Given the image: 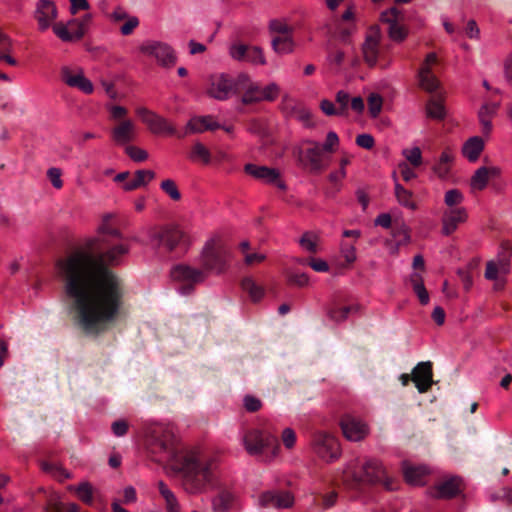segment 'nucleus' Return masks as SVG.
I'll return each instance as SVG.
<instances>
[{
  "instance_id": "f257e3e1",
  "label": "nucleus",
  "mask_w": 512,
  "mask_h": 512,
  "mask_svg": "<svg viewBox=\"0 0 512 512\" xmlns=\"http://www.w3.org/2000/svg\"><path fill=\"white\" fill-rule=\"evenodd\" d=\"M87 248L58 260L56 266L74 323L85 334L99 336L125 318L124 283L109 266L119 265L129 246L99 238Z\"/></svg>"
},
{
  "instance_id": "f03ea898",
  "label": "nucleus",
  "mask_w": 512,
  "mask_h": 512,
  "mask_svg": "<svg viewBox=\"0 0 512 512\" xmlns=\"http://www.w3.org/2000/svg\"><path fill=\"white\" fill-rule=\"evenodd\" d=\"M148 446L152 454L160 455L157 461L170 460L181 475L183 489L189 494H200L213 487L216 481L215 459L199 451L178 453L176 436L171 425L156 424L148 434Z\"/></svg>"
},
{
  "instance_id": "7ed1b4c3",
  "label": "nucleus",
  "mask_w": 512,
  "mask_h": 512,
  "mask_svg": "<svg viewBox=\"0 0 512 512\" xmlns=\"http://www.w3.org/2000/svg\"><path fill=\"white\" fill-rule=\"evenodd\" d=\"M230 258L229 250L215 242L209 241L203 248L201 254V265L203 270L185 264L175 266L171 271L172 278L179 282V291L183 295H189L195 285L202 283L207 273H222L228 266Z\"/></svg>"
},
{
  "instance_id": "20e7f679",
  "label": "nucleus",
  "mask_w": 512,
  "mask_h": 512,
  "mask_svg": "<svg viewBox=\"0 0 512 512\" xmlns=\"http://www.w3.org/2000/svg\"><path fill=\"white\" fill-rule=\"evenodd\" d=\"M339 480L347 489H359L364 484L374 483H382L387 489H393L386 470L382 463L376 459L350 462L343 470Z\"/></svg>"
},
{
  "instance_id": "39448f33",
  "label": "nucleus",
  "mask_w": 512,
  "mask_h": 512,
  "mask_svg": "<svg viewBox=\"0 0 512 512\" xmlns=\"http://www.w3.org/2000/svg\"><path fill=\"white\" fill-rule=\"evenodd\" d=\"M243 444L250 455L264 456L266 459L274 458L280 447L276 436L260 429L247 430L243 436Z\"/></svg>"
},
{
  "instance_id": "423d86ee",
  "label": "nucleus",
  "mask_w": 512,
  "mask_h": 512,
  "mask_svg": "<svg viewBox=\"0 0 512 512\" xmlns=\"http://www.w3.org/2000/svg\"><path fill=\"white\" fill-rule=\"evenodd\" d=\"M248 75L239 74L232 77L225 73L213 74L209 78L207 94L219 101L227 100L234 94L241 93L247 84Z\"/></svg>"
},
{
  "instance_id": "0eeeda50",
  "label": "nucleus",
  "mask_w": 512,
  "mask_h": 512,
  "mask_svg": "<svg viewBox=\"0 0 512 512\" xmlns=\"http://www.w3.org/2000/svg\"><path fill=\"white\" fill-rule=\"evenodd\" d=\"M33 16L40 30L52 28L53 32H69V25L74 22V20L68 23L56 22L58 9L52 0H38Z\"/></svg>"
},
{
  "instance_id": "6e6552de",
  "label": "nucleus",
  "mask_w": 512,
  "mask_h": 512,
  "mask_svg": "<svg viewBox=\"0 0 512 512\" xmlns=\"http://www.w3.org/2000/svg\"><path fill=\"white\" fill-rule=\"evenodd\" d=\"M152 241L157 248H163L167 252H173L177 248L182 252L186 251L189 239L177 226L166 225L152 234Z\"/></svg>"
},
{
  "instance_id": "1a4fd4ad",
  "label": "nucleus",
  "mask_w": 512,
  "mask_h": 512,
  "mask_svg": "<svg viewBox=\"0 0 512 512\" xmlns=\"http://www.w3.org/2000/svg\"><path fill=\"white\" fill-rule=\"evenodd\" d=\"M407 34H389V38L383 37V34H366L365 41L362 44V53L365 61L373 66L376 64L389 47V40L402 42Z\"/></svg>"
},
{
  "instance_id": "9d476101",
  "label": "nucleus",
  "mask_w": 512,
  "mask_h": 512,
  "mask_svg": "<svg viewBox=\"0 0 512 512\" xmlns=\"http://www.w3.org/2000/svg\"><path fill=\"white\" fill-rule=\"evenodd\" d=\"M311 445L315 454L326 462H332L340 456L338 439L326 432H316Z\"/></svg>"
},
{
  "instance_id": "9b49d317",
  "label": "nucleus",
  "mask_w": 512,
  "mask_h": 512,
  "mask_svg": "<svg viewBox=\"0 0 512 512\" xmlns=\"http://www.w3.org/2000/svg\"><path fill=\"white\" fill-rule=\"evenodd\" d=\"M139 50L144 55L154 58L164 68H171L176 64V54L166 43L146 41L140 45Z\"/></svg>"
},
{
  "instance_id": "f8f14e48",
  "label": "nucleus",
  "mask_w": 512,
  "mask_h": 512,
  "mask_svg": "<svg viewBox=\"0 0 512 512\" xmlns=\"http://www.w3.org/2000/svg\"><path fill=\"white\" fill-rule=\"evenodd\" d=\"M242 92V102L252 104L260 101H274L280 93V88L274 82L262 87L260 84L252 82L248 76L247 84Z\"/></svg>"
},
{
  "instance_id": "ddd939ff",
  "label": "nucleus",
  "mask_w": 512,
  "mask_h": 512,
  "mask_svg": "<svg viewBox=\"0 0 512 512\" xmlns=\"http://www.w3.org/2000/svg\"><path fill=\"white\" fill-rule=\"evenodd\" d=\"M303 146L299 151V158L303 165L314 173L324 171L327 165L324 163L325 156L322 153L321 144L314 140L306 139L303 141Z\"/></svg>"
},
{
  "instance_id": "4468645a",
  "label": "nucleus",
  "mask_w": 512,
  "mask_h": 512,
  "mask_svg": "<svg viewBox=\"0 0 512 512\" xmlns=\"http://www.w3.org/2000/svg\"><path fill=\"white\" fill-rule=\"evenodd\" d=\"M438 59L435 53H429L418 71V80L420 87L428 93L436 92L440 87V82L436 76Z\"/></svg>"
},
{
  "instance_id": "2eb2a0df",
  "label": "nucleus",
  "mask_w": 512,
  "mask_h": 512,
  "mask_svg": "<svg viewBox=\"0 0 512 512\" xmlns=\"http://www.w3.org/2000/svg\"><path fill=\"white\" fill-rule=\"evenodd\" d=\"M136 114L154 134L179 135L177 134L176 129L165 118L145 107L137 108Z\"/></svg>"
},
{
  "instance_id": "dca6fc26",
  "label": "nucleus",
  "mask_w": 512,
  "mask_h": 512,
  "mask_svg": "<svg viewBox=\"0 0 512 512\" xmlns=\"http://www.w3.org/2000/svg\"><path fill=\"white\" fill-rule=\"evenodd\" d=\"M230 56L237 61L249 62L255 65L265 64L262 50L257 46H251L242 42H234L229 48Z\"/></svg>"
},
{
  "instance_id": "f3484780",
  "label": "nucleus",
  "mask_w": 512,
  "mask_h": 512,
  "mask_svg": "<svg viewBox=\"0 0 512 512\" xmlns=\"http://www.w3.org/2000/svg\"><path fill=\"white\" fill-rule=\"evenodd\" d=\"M340 427L345 438L354 442L363 440L369 433V427L365 422L348 414L341 418Z\"/></svg>"
},
{
  "instance_id": "a211bd4d",
  "label": "nucleus",
  "mask_w": 512,
  "mask_h": 512,
  "mask_svg": "<svg viewBox=\"0 0 512 512\" xmlns=\"http://www.w3.org/2000/svg\"><path fill=\"white\" fill-rule=\"evenodd\" d=\"M244 170L252 177L261 180L267 184H273L280 190H285L286 185L280 179V173L277 169L267 166H258L252 163L246 164Z\"/></svg>"
},
{
  "instance_id": "6ab92c4d",
  "label": "nucleus",
  "mask_w": 512,
  "mask_h": 512,
  "mask_svg": "<svg viewBox=\"0 0 512 512\" xmlns=\"http://www.w3.org/2000/svg\"><path fill=\"white\" fill-rule=\"evenodd\" d=\"M281 110L286 117L296 118L306 127L314 125L310 111L300 102L285 96L281 105Z\"/></svg>"
},
{
  "instance_id": "aec40b11",
  "label": "nucleus",
  "mask_w": 512,
  "mask_h": 512,
  "mask_svg": "<svg viewBox=\"0 0 512 512\" xmlns=\"http://www.w3.org/2000/svg\"><path fill=\"white\" fill-rule=\"evenodd\" d=\"M461 491V479L458 476H448L441 479L430 494L434 498L450 499L458 496Z\"/></svg>"
},
{
  "instance_id": "412c9836",
  "label": "nucleus",
  "mask_w": 512,
  "mask_h": 512,
  "mask_svg": "<svg viewBox=\"0 0 512 512\" xmlns=\"http://www.w3.org/2000/svg\"><path fill=\"white\" fill-rule=\"evenodd\" d=\"M351 34H331L328 41V52L332 62L340 65L344 59L345 54L351 46Z\"/></svg>"
},
{
  "instance_id": "4be33fe9",
  "label": "nucleus",
  "mask_w": 512,
  "mask_h": 512,
  "mask_svg": "<svg viewBox=\"0 0 512 512\" xmlns=\"http://www.w3.org/2000/svg\"><path fill=\"white\" fill-rule=\"evenodd\" d=\"M110 134L115 144L125 146L126 144L135 140V123L131 119L121 120L111 129Z\"/></svg>"
},
{
  "instance_id": "5701e85b",
  "label": "nucleus",
  "mask_w": 512,
  "mask_h": 512,
  "mask_svg": "<svg viewBox=\"0 0 512 512\" xmlns=\"http://www.w3.org/2000/svg\"><path fill=\"white\" fill-rule=\"evenodd\" d=\"M432 377V363L429 361L420 362L413 369L412 381L419 393H426L431 388L433 384Z\"/></svg>"
},
{
  "instance_id": "b1692460",
  "label": "nucleus",
  "mask_w": 512,
  "mask_h": 512,
  "mask_svg": "<svg viewBox=\"0 0 512 512\" xmlns=\"http://www.w3.org/2000/svg\"><path fill=\"white\" fill-rule=\"evenodd\" d=\"M467 219V211L463 207L455 209H446L442 217V233L446 236L451 235L458 225L464 223Z\"/></svg>"
},
{
  "instance_id": "393cba45",
  "label": "nucleus",
  "mask_w": 512,
  "mask_h": 512,
  "mask_svg": "<svg viewBox=\"0 0 512 512\" xmlns=\"http://www.w3.org/2000/svg\"><path fill=\"white\" fill-rule=\"evenodd\" d=\"M292 504L293 497L289 492L266 491L259 496L262 507L289 508Z\"/></svg>"
},
{
  "instance_id": "a878e982",
  "label": "nucleus",
  "mask_w": 512,
  "mask_h": 512,
  "mask_svg": "<svg viewBox=\"0 0 512 512\" xmlns=\"http://www.w3.org/2000/svg\"><path fill=\"white\" fill-rule=\"evenodd\" d=\"M237 497L233 490L228 487H220L217 494L212 499V508L214 512H228L236 504Z\"/></svg>"
},
{
  "instance_id": "bb28decb",
  "label": "nucleus",
  "mask_w": 512,
  "mask_h": 512,
  "mask_svg": "<svg viewBox=\"0 0 512 512\" xmlns=\"http://www.w3.org/2000/svg\"><path fill=\"white\" fill-rule=\"evenodd\" d=\"M219 126L213 121L211 116L194 117L186 125L184 134H179L178 137L182 138L187 133H201L206 130H215Z\"/></svg>"
},
{
  "instance_id": "cd10ccee",
  "label": "nucleus",
  "mask_w": 512,
  "mask_h": 512,
  "mask_svg": "<svg viewBox=\"0 0 512 512\" xmlns=\"http://www.w3.org/2000/svg\"><path fill=\"white\" fill-rule=\"evenodd\" d=\"M499 174V170L495 167H480L471 178V188L473 190H483L490 178H494Z\"/></svg>"
},
{
  "instance_id": "c85d7f7f",
  "label": "nucleus",
  "mask_w": 512,
  "mask_h": 512,
  "mask_svg": "<svg viewBox=\"0 0 512 512\" xmlns=\"http://www.w3.org/2000/svg\"><path fill=\"white\" fill-rule=\"evenodd\" d=\"M499 104L496 102H487L482 105L478 112L479 122L482 126V132L489 134L492 130L491 120L496 115Z\"/></svg>"
},
{
  "instance_id": "c756f323",
  "label": "nucleus",
  "mask_w": 512,
  "mask_h": 512,
  "mask_svg": "<svg viewBox=\"0 0 512 512\" xmlns=\"http://www.w3.org/2000/svg\"><path fill=\"white\" fill-rule=\"evenodd\" d=\"M484 150V141L479 136L469 138L462 146V154L470 162H476Z\"/></svg>"
},
{
  "instance_id": "7c9ffc66",
  "label": "nucleus",
  "mask_w": 512,
  "mask_h": 512,
  "mask_svg": "<svg viewBox=\"0 0 512 512\" xmlns=\"http://www.w3.org/2000/svg\"><path fill=\"white\" fill-rule=\"evenodd\" d=\"M428 474L425 466H415L404 463L403 475L407 483L411 485H424V477Z\"/></svg>"
},
{
  "instance_id": "2f4dec72",
  "label": "nucleus",
  "mask_w": 512,
  "mask_h": 512,
  "mask_svg": "<svg viewBox=\"0 0 512 512\" xmlns=\"http://www.w3.org/2000/svg\"><path fill=\"white\" fill-rule=\"evenodd\" d=\"M454 158H455V155L451 148L446 147L442 151L438 161L433 166V170L438 175V177H440V178L447 177V175L450 172L451 166L453 164Z\"/></svg>"
},
{
  "instance_id": "473e14b6",
  "label": "nucleus",
  "mask_w": 512,
  "mask_h": 512,
  "mask_svg": "<svg viewBox=\"0 0 512 512\" xmlns=\"http://www.w3.org/2000/svg\"><path fill=\"white\" fill-rule=\"evenodd\" d=\"M154 177L155 173L152 170H137L134 176L125 182L124 189L127 191L135 190L147 185Z\"/></svg>"
},
{
  "instance_id": "72a5a7b5",
  "label": "nucleus",
  "mask_w": 512,
  "mask_h": 512,
  "mask_svg": "<svg viewBox=\"0 0 512 512\" xmlns=\"http://www.w3.org/2000/svg\"><path fill=\"white\" fill-rule=\"evenodd\" d=\"M271 44L274 51L278 54L291 53L295 47L292 34H277L272 39Z\"/></svg>"
},
{
  "instance_id": "f704fd0d",
  "label": "nucleus",
  "mask_w": 512,
  "mask_h": 512,
  "mask_svg": "<svg viewBox=\"0 0 512 512\" xmlns=\"http://www.w3.org/2000/svg\"><path fill=\"white\" fill-rule=\"evenodd\" d=\"M158 490L160 495L165 501V507L167 512H180V505L175 494L170 488L163 482H158Z\"/></svg>"
},
{
  "instance_id": "c9c22d12",
  "label": "nucleus",
  "mask_w": 512,
  "mask_h": 512,
  "mask_svg": "<svg viewBox=\"0 0 512 512\" xmlns=\"http://www.w3.org/2000/svg\"><path fill=\"white\" fill-rule=\"evenodd\" d=\"M401 16V12L396 8L392 7L387 11L382 12L381 21L389 25L387 32H403L402 28L398 25V20Z\"/></svg>"
},
{
  "instance_id": "e433bc0d",
  "label": "nucleus",
  "mask_w": 512,
  "mask_h": 512,
  "mask_svg": "<svg viewBox=\"0 0 512 512\" xmlns=\"http://www.w3.org/2000/svg\"><path fill=\"white\" fill-rule=\"evenodd\" d=\"M426 114L429 118L443 120L446 116L445 107L440 97L431 98L426 104Z\"/></svg>"
},
{
  "instance_id": "4c0bfd02",
  "label": "nucleus",
  "mask_w": 512,
  "mask_h": 512,
  "mask_svg": "<svg viewBox=\"0 0 512 512\" xmlns=\"http://www.w3.org/2000/svg\"><path fill=\"white\" fill-rule=\"evenodd\" d=\"M357 310V306L355 305H348V306H332L327 310V316L330 320L340 323L344 320H346L352 312H355Z\"/></svg>"
},
{
  "instance_id": "58836bf2",
  "label": "nucleus",
  "mask_w": 512,
  "mask_h": 512,
  "mask_svg": "<svg viewBox=\"0 0 512 512\" xmlns=\"http://www.w3.org/2000/svg\"><path fill=\"white\" fill-rule=\"evenodd\" d=\"M241 287L245 292L249 294L250 298L255 302L259 301L264 294L263 288L257 285L251 277H245L241 281Z\"/></svg>"
},
{
  "instance_id": "ea45409f",
  "label": "nucleus",
  "mask_w": 512,
  "mask_h": 512,
  "mask_svg": "<svg viewBox=\"0 0 512 512\" xmlns=\"http://www.w3.org/2000/svg\"><path fill=\"white\" fill-rule=\"evenodd\" d=\"M70 490L75 491L77 497L87 505H92L94 500L93 488L88 482L80 483L77 487L71 486Z\"/></svg>"
},
{
  "instance_id": "a19ab883",
  "label": "nucleus",
  "mask_w": 512,
  "mask_h": 512,
  "mask_svg": "<svg viewBox=\"0 0 512 512\" xmlns=\"http://www.w3.org/2000/svg\"><path fill=\"white\" fill-rule=\"evenodd\" d=\"M383 97L376 92H372L367 97L368 113L371 118H377L383 107Z\"/></svg>"
},
{
  "instance_id": "79ce46f5",
  "label": "nucleus",
  "mask_w": 512,
  "mask_h": 512,
  "mask_svg": "<svg viewBox=\"0 0 512 512\" xmlns=\"http://www.w3.org/2000/svg\"><path fill=\"white\" fill-rule=\"evenodd\" d=\"M395 196L398 200V202L412 210L416 209L415 203L412 201V193L405 189L401 184L396 183L395 184Z\"/></svg>"
},
{
  "instance_id": "37998d69",
  "label": "nucleus",
  "mask_w": 512,
  "mask_h": 512,
  "mask_svg": "<svg viewBox=\"0 0 512 512\" xmlns=\"http://www.w3.org/2000/svg\"><path fill=\"white\" fill-rule=\"evenodd\" d=\"M190 158L193 161H202L204 164H208L211 161V154L209 150L200 142H196L191 150Z\"/></svg>"
},
{
  "instance_id": "c03bdc74",
  "label": "nucleus",
  "mask_w": 512,
  "mask_h": 512,
  "mask_svg": "<svg viewBox=\"0 0 512 512\" xmlns=\"http://www.w3.org/2000/svg\"><path fill=\"white\" fill-rule=\"evenodd\" d=\"M478 265L477 261H471L467 268L464 269H458L457 274L464 286L465 290H469L472 287L473 284V275L472 270H474Z\"/></svg>"
},
{
  "instance_id": "a18cd8bd",
  "label": "nucleus",
  "mask_w": 512,
  "mask_h": 512,
  "mask_svg": "<svg viewBox=\"0 0 512 512\" xmlns=\"http://www.w3.org/2000/svg\"><path fill=\"white\" fill-rule=\"evenodd\" d=\"M60 76L62 81L70 86V87H76L78 82L81 80V78L84 76L82 70H79L78 73H73V71L68 67L64 66L61 68Z\"/></svg>"
},
{
  "instance_id": "49530a36",
  "label": "nucleus",
  "mask_w": 512,
  "mask_h": 512,
  "mask_svg": "<svg viewBox=\"0 0 512 512\" xmlns=\"http://www.w3.org/2000/svg\"><path fill=\"white\" fill-rule=\"evenodd\" d=\"M12 42L7 34H0V60L5 61L9 65L15 66L16 60L7 55L6 53L10 50Z\"/></svg>"
},
{
  "instance_id": "de8ad7c7",
  "label": "nucleus",
  "mask_w": 512,
  "mask_h": 512,
  "mask_svg": "<svg viewBox=\"0 0 512 512\" xmlns=\"http://www.w3.org/2000/svg\"><path fill=\"white\" fill-rule=\"evenodd\" d=\"M464 201L463 193L458 189H450L445 193L444 202L448 209H455Z\"/></svg>"
},
{
  "instance_id": "09e8293b",
  "label": "nucleus",
  "mask_w": 512,
  "mask_h": 512,
  "mask_svg": "<svg viewBox=\"0 0 512 512\" xmlns=\"http://www.w3.org/2000/svg\"><path fill=\"white\" fill-rule=\"evenodd\" d=\"M46 512H79V506L75 503L65 506L61 502L50 500L46 505Z\"/></svg>"
},
{
  "instance_id": "8fccbe9b",
  "label": "nucleus",
  "mask_w": 512,
  "mask_h": 512,
  "mask_svg": "<svg viewBox=\"0 0 512 512\" xmlns=\"http://www.w3.org/2000/svg\"><path fill=\"white\" fill-rule=\"evenodd\" d=\"M392 232L398 246L405 245L410 241L409 230L405 225L393 226Z\"/></svg>"
},
{
  "instance_id": "3c124183",
  "label": "nucleus",
  "mask_w": 512,
  "mask_h": 512,
  "mask_svg": "<svg viewBox=\"0 0 512 512\" xmlns=\"http://www.w3.org/2000/svg\"><path fill=\"white\" fill-rule=\"evenodd\" d=\"M161 189L166 193L172 200L178 201L181 199V193L174 180L166 179L161 182Z\"/></svg>"
},
{
  "instance_id": "603ef678",
  "label": "nucleus",
  "mask_w": 512,
  "mask_h": 512,
  "mask_svg": "<svg viewBox=\"0 0 512 512\" xmlns=\"http://www.w3.org/2000/svg\"><path fill=\"white\" fill-rule=\"evenodd\" d=\"M337 498L338 494L335 491H332L327 494H322L316 497L315 503L322 509H329L336 504Z\"/></svg>"
},
{
  "instance_id": "864d4df0",
  "label": "nucleus",
  "mask_w": 512,
  "mask_h": 512,
  "mask_svg": "<svg viewBox=\"0 0 512 512\" xmlns=\"http://www.w3.org/2000/svg\"><path fill=\"white\" fill-rule=\"evenodd\" d=\"M295 29L288 24L286 18L273 19L269 22V32H293Z\"/></svg>"
},
{
  "instance_id": "5fc2aeb1",
  "label": "nucleus",
  "mask_w": 512,
  "mask_h": 512,
  "mask_svg": "<svg viewBox=\"0 0 512 512\" xmlns=\"http://www.w3.org/2000/svg\"><path fill=\"white\" fill-rule=\"evenodd\" d=\"M403 155L413 167H419L422 164V153L419 147L404 149Z\"/></svg>"
},
{
  "instance_id": "6e6d98bb",
  "label": "nucleus",
  "mask_w": 512,
  "mask_h": 512,
  "mask_svg": "<svg viewBox=\"0 0 512 512\" xmlns=\"http://www.w3.org/2000/svg\"><path fill=\"white\" fill-rule=\"evenodd\" d=\"M339 145V137L334 131L328 132L324 144L321 145L322 153H333Z\"/></svg>"
},
{
  "instance_id": "4d7b16f0",
  "label": "nucleus",
  "mask_w": 512,
  "mask_h": 512,
  "mask_svg": "<svg viewBox=\"0 0 512 512\" xmlns=\"http://www.w3.org/2000/svg\"><path fill=\"white\" fill-rule=\"evenodd\" d=\"M346 177V169H339L337 171H333L328 175V180L331 183V193H336L340 190V182L342 179Z\"/></svg>"
},
{
  "instance_id": "13d9d810",
  "label": "nucleus",
  "mask_w": 512,
  "mask_h": 512,
  "mask_svg": "<svg viewBox=\"0 0 512 512\" xmlns=\"http://www.w3.org/2000/svg\"><path fill=\"white\" fill-rule=\"evenodd\" d=\"M287 281L290 285L305 287L309 283V277L305 273L291 272L287 275Z\"/></svg>"
},
{
  "instance_id": "bf43d9fd",
  "label": "nucleus",
  "mask_w": 512,
  "mask_h": 512,
  "mask_svg": "<svg viewBox=\"0 0 512 512\" xmlns=\"http://www.w3.org/2000/svg\"><path fill=\"white\" fill-rule=\"evenodd\" d=\"M510 256L511 250L509 248H503V250L499 253L496 264L499 267L501 274L508 273Z\"/></svg>"
},
{
  "instance_id": "052dcab7",
  "label": "nucleus",
  "mask_w": 512,
  "mask_h": 512,
  "mask_svg": "<svg viewBox=\"0 0 512 512\" xmlns=\"http://www.w3.org/2000/svg\"><path fill=\"white\" fill-rule=\"evenodd\" d=\"M300 245L310 253L317 252L316 236L306 232L300 239Z\"/></svg>"
},
{
  "instance_id": "680f3d73",
  "label": "nucleus",
  "mask_w": 512,
  "mask_h": 512,
  "mask_svg": "<svg viewBox=\"0 0 512 512\" xmlns=\"http://www.w3.org/2000/svg\"><path fill=\"white\" fill-rule=\"evenodd\" d=\"M42 469L48 473L53 474L55 477L59 479L69 478V474L61 467L57 466L55 463L43 462Z\"/></svg>"
},
{
  "instance_id": "e2e57ef3",
  "label": "nucleus",
  "mask_w": 512,
  "mask_h": 512,
  "mask_svg": "<svg viewBox=\"0 0 512 512\" xmlns=\"http://www.w3.org/2000/svg\"><path fill=\"white\" fill-rule=\"evenodd\" d=\"M336 102L339 105V116L347 115L348 106L350 103V96L345 91H339L336 94Z\"/></svg>"
},
{
  "instance_id": "0e129e2a",
  "label": "nucleus",
  "mask_w": 512,
  "mask_h": 512,
  "mask_svg": "<svg viewBox=\"0 0 512 512\" xmlns=\"http://www.w3.org/2000/svg\"><path fill=\"white\" fill-rule=\"evenodd\" d=\"M125 151L135 162H143L148 158V153L136 146H126Z\"/></svg>"
},
{
  "instance_id": "69168bd1",
  "label": "nucleus",
  "mask_w": 512,
  "mask_h": 512,
  "mask_svg": "<svg viewBox=\"0 0 512 512\" xmlns=\"http://www.w3.org/2000/svg\"><path fill=\"white\" fill-rule=\"evenodd\" d=\"M99 233L102 235L100 238L109 239V237H112L117 240H122V238H123L122 233L118 229L113 228L107 224H102L99 227Z\"/></svg>"
},
{
  "instance_id": "338daca9",
  "label": "nucleus",
  "mask_w": 512,
  "mask_h": 512,
  "mask_svg": "<svg viewBox=\"0 0 512 512\" xmlns=\"http://www.w3.org/2000/svg\"><path fill=\"white\" fill-rule=\"evenodd\" d=\"M61 174V170L55 167H52L47 171V177L49 178L53 187H55L56 189H60L63 186Z\"/></svg>"
},
{
  "instance_id": "774afa93",
  "label": "nucleus",
  "mask_w": 512,
  "mask_h": 512,
  "mask_svg": "<svg viewBox=\"0 0 512 512\" xmlns=\"http://www.w3.org/2000/svg\"><path fill=\"white\" fill-rule=\"evenodd\" d=\"M356 144L361 148L370 150L374 147L375 141L372 135L364 133L356 137Z\"/></svg>"
}]
</instances>
